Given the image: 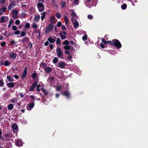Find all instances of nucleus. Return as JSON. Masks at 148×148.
Returning a JSON list of instances; mask_svg holds the SVG:
<instances>
[{
    "instance_id": "f257e3e1",
    "label": "nucleus",
    "mask_w": 148,
    "mask_h": 148,
    "mask_svg": "<svg viewBox=\"0 0 148 148\" xmlns=\"http://www.w3.org/2000/svg\"><path fill=\"white\" fill-rule=\"evenodd\" d=\"M54 27V25L52 23L49 25L46 28L45 30V32L48 34L52 31Z\"/></svg>"
},
{
    "instance_id": "f03ea898",
    "label": "nucleus",
    "mask_w": 148,
    "mask_h": 148,
    "mask_svg": "<svg viewBox=\"0 0 148 148\" xmlns=\"http://www.w3.org/2000/svg\"><path fill=\"white\" fill-rule=\"evenodd\" d=\"M56 52L58 57L60 58H63V52L60 47L56 49Z\"/></svg>"
},
{
    "instance_id": "7ed1b4c3",
    "label": "nucleus",
    "mask_w": 148,
    "mask_h": 148,
    "mask_svg": "<svg viewBox=\"0 0 148 148\" xmlns=\"http://www.w3.org/2000/svg\"><path fill=\"white\" fill-rule=\"evenodd\" d=\"M37 7L40 12H42L45 9V6L41 2H39L37 5Z\"/></svg>"
},
{
    "instance_id": "20e7f679",
    "label": "nucleus",
    "mask_w": 148,
    "mask_h": 148,
    "mask_svg": "<svg viewBox=\"0 0 148 148\" xmlns=\"http://www.w3.org/2000/svg\"><path fill=\"white\" fill-rule=\"evenodd\" d=\"M114 45L118 49L120 48L121 47V45L120 42L117 39L114 40Z\"/></svg>"
},
{
    "instance_id": "39448f33",
    "label": "nucleus",
    "mask_w": 148,
    "mask_h": 148,
    "mask_svg": "<svg viewBox=\"0 0 148 148\" xmlns=\"http://www.w3.org/2000/svg\"><path fill=\"white\" fill-rule=\"evenodd\" d=\"M9 20V18L6 16H2L0 18V23H6Z\"/></svg>"
},
{
    "instance_id": "423d86ee",
    "label": "nucleus",
    "mask_w": 148,
    "mask_h": 148,
    "mask_svg": "<svg viewBox=\"0 0 148 148\" xmlns=\"http://www.w3.org/2000/svg\"><path fill=\"white\" fill-rule=\"evenodd\" d=\"M101 40L102 41V43L104 44L105 45L106 44V43H108L112 46L114 45V40H113L112 41H106L103 38H101Z\"/></svg>"
},
{
    "instance_id": "0eeeda50",
    "label": "nucleus",
    "mask_w": 148,
    "mask_h": 148,
    "mask_svg": "<svg viewBox=\"0 0 148 148\" xmlns=\"http://www.w3.org/2000/svg\"><path fill=\"white\" fill-rule=\"evenodd\" d=\"M16 145L17 146H21L23 145V143L21 139H18L15 141Z\"/></svg>"
},
{
    "instance_id": "6e6552de",
    "label": "nucleus",
    "mask_w": 148,
    "mask_h": 148,
    "mask_svg": "<svg viewBox=\"0 0 148 148\" xmlns=\"http://www.w3.org/2000/svg\"><path fill=\"white\" fill-rule=\"evenodd\" d=\"M12 15L13 18L14 19H16L18 16L17 10H14L12 13Z\"/></svg>"
},
{
    "instance_id": "1a4fd4ad",
    "label": "nucleus",
    "mask_w": 148,
    "mask_h": 148,
    "mask_svg": "<svg viewBox=\"0 0 148 148\" xmlns=\"http://www.w3.org/2000/svg\"><path fill=\"white\" fill-rule=\"evenodd\" d=\"M12 127L13 129V132L14 133H16L18 130L17 125L16 124H13L12 125Z\"/></svg>"
},
{
    "instance_id": "9d476101",
    "label": "nucleus",
    "mask_w": 148,
    "mask_h": 148,
    "mask_svg": "<svg viewBox=\"0 0 148 148\" xmlns=\"http://www.w3.org/2000/svg\"><path fill=\"white\" fill-rule=\"evenodd\" d=\"M34 103H31L28 106H27V108L28 110H31L34 107Z\"/></svg>"
},
{
    "instance_id": "9b49d317",
    "label": "nucleus",
    "mask_w": 148,
    "mask_h": 148,
    "mask_svg": "<svg viewBox=\"0 0 148 148\" xmlns=\"http://www.w3.org/2000/svg\"><path fill=\"white\" fill-rule=\"evenodd\" d=\"M27 73V68L26 67L25 68L23 73L21 76V77L22 79H24Z\"/></svg>"
},
{
    "instance_id": "f8f14e48",
    "label": "nucleus",
    "mask_w": 148,
    "mask_h": 148,
    "mask_svg": "<svg viewBox=\"0 0 148 148\" xmlns=\"http://www.w3.org/2000/svg\"><path fill=\"white\" fill-rule=\"evenodd\" d=\"M71 16L72 17L71 18V20L72 21H74L76 18L77 17V15L75 12H72L71 14Z\"/></svg>"
},
{
    "instance_id": "ddd939ff",
    "label": "nucleus",
    "mask_w": 148,
    "mask_h": 148,
    "mask_svg": "<svg viewBox=\"0 0 148 148\" xmlns=\"http://www.w3.org/2000/svg\"><path fill=\"white\" fill-rule=\"evenodd\" d=\"M37 82H34V84H33L32 86H31L29 89V91H33L34 88L36 87V86L37 85Z\"/></svg>"
},
{
    "instance_id": "4468645a",
    "label": "nucleus",
    "mask_w": 148,
    "mask_h": 148,
    "mask_svg": "<svg viewBox=\"0 0 148 148\" xmlns=\"http://www.w3.org/2000/svg\"><path fill=\"white\" fill-rule=\"evenodd\" d=\"M58 66L60 68H62L65 67L66 66V64L64 62H62L58 63Z\"/></svg>"
},
{
    "instance_id": "2eb2a0df",
    "label": "nucleus",
    "mask_w": 148,
    "mask_h": 148,
    "mask_svg": "<svg viewBox=\"0 0 148 148\" xmlns=\"http://www.w3.org/2000/svg\"><path fill=\"white\" fill-rule=\"evenodd\" d=\"M7 107L9 110H11L13 109L14 106L12 104L10 103L7 106Z\"/></svg>"
},
{
    "instance_id": "dca6fc26",
    "label": "nucleus",
    "mask_w": 148,
    "mask_h": 148,
    "mask_svg": "<svg viewBox=\"0 0 148 148\" xmlns=\"http://www.w3.org/2000/svg\"><path fill=\"white\" fill-rule=\"evenodd\" d=\"M10 56L11 58H15L16 57V54L14 52H12L10 54Z\"/></svg>"
},
{
    "instance_id": "f3484780",
    "label": "nucleus",
    "mask_w": 148,
    "mask_h": 148,
    "mask_svg": "<svg viewBox=\"0 0 148 148\" xmlns=\"http://www.w3.org/2000/svg\"><path fill=\"white\" fill-rule=\"evenodd\" d=\"M62 94L64 95L67 97H69V94L68 92L67 91H65L62 92Z\"/></svg>"
},
{
    "instance_id": "a211bd4d",
    "label": "nucleus",
    "mask_w": 148,
    "mask_h": 148,
    "mask_svg": "<svg viewBox=\"0 0 148 148\" xmlns=\"http://www.w3.org/2000/svg\"><path fill=\"white\" fill-rule=\"evenodd\" d=\"M55 19L56 18L54 16H51L50 18L51 21L53 23H56Z\"/></svg>"
},
{
    "instance_id": "6ab92c4d",
    "label": "nucleus",
    "mask_w": 148,
    "mask_h": 148,
    "mask_svg": "<svg viewBox=\"0 0 148 148\" xmlns=\"http://www.w3.org/2000/svg\"><path fill=\"white\" fill-rule=\"evenodd\" d=\"M15 3V2H12L10 4L9 6L8 9H11L14 6V4Z\"/></svg>"
},
{
    "instance_id": "aec40b11",
    "label": "nucleus",
    "mask_w": 148,
    "mask_h": 148,
    "mask_svg": "<svg viewBox=\"0 0 148 148\" xmlns=\"http://www.w3.org/2000/svg\"><path fill=\"white\" fill-rule=\"evenodd\" d=\"M29 38L27 37H25L24 38L22 39L21 42L23 43L25 42H28L29 41Z\"/></svg>"
},
{
    "instance_id": "412c9836",
    "label": "nucleus",
    "mask_w": 148,
    "mask_h": 148,
    "mask_svg": "<svg viewBox=\"0 0 148 148\" xmlns=\"http://www.w3.org/2000/svg\"><path fill=\"white\" fill-rule=\"evenodd\" d=\"M45 70L46 72L49 73L51 71L52 69L51 68L47 67L45 68Z\"/></svg>"
},
{
    "instance_id": "4be33fe9",
    "label": "nucleus",
    "mask_w": 148,
    "mask_h": 148,
    "mask_svg": "<svg viewBox=\"0 0 148 148\" xmlns=\"http://www.w3.org/2000/svg\"><path fill=\"white\" fill-rule=\"evenodd\" d=\"M18 101L17 99L16 98H14L10 100V102L12 103H16Z\"/></svg>"
},
{
    "instance_id": "5701e85b",
    "label": "nucleus",
    "mask_w": 148,
    "mask_h": 148,
    "mask_svg": "<svg viewBox=\"0 0 148 148\" xmlns=\"http://www.w3.org/2000/svg\"><path fill=\"white\" fill-rule=\"evenodd\" d=\"M41 20L43 21L44 20V18L45 17V15L46 14V13L45 12H43V13H42L41 14Z\"/></svg>"
},
{
    "instance_id": "b1692460",
    "label": "nucleus",
    "mask_w": 148,
    "mask_h": 148,
    "mask_svg": "<svg viewBox=\"0 0 148 148\" xmlns=\"http://www.w3.org/2000/svg\"><path fill=\"white\" fill-rule=\"evenodd\" d=\"M40 18V15H38L37 16H36L34 18V21L37 22L39 20Z\"/></svg>"
},
{
    "instance_id": "393cba45",
    "label": "nucleus",
    "mask_w": 148,
    "mask_h": 148,
    "mask_svg": "<svg viewBox=\"0 0 148 148\" xmlns=\"http://www.w3.org/2000/svg\"><path fill=\"white\" fill-rule=\"evenodd\" d=\"M47 40L49 41L51 43H53L55 41V40L54 39L52 38L51 37H49Z\"/></svg>"
},
{
    "instance_id": "a878e982",
    "label": "nucleus",
    "mask_w": 148,
    "mask_h": 148,
    "mask_svg": "<svg viewBox=\"0 0 148 148\" xmlns=\"http://www.w3.org/2000/svg\"><path fill=\"white\" fill-rule=\"evenodd\" d=\"M73 24H74V27L75 28H77L79 26V24L77 21L74 22Z\"/></svg>"
},
{
    "instance_id": "bb28decb",
    "label": "nucleus",
    "mask_w": 148,
    "mask_h": 148,
    "mask_svg": "<svg viewBox=\"0 0 148 148\" xmlns=\"http://www.w3.org/2000/svg\"><path fill=\"white\" fill-rule=\"evenodd\" d=\"M7 86L10 87L12 88L14 86V84L12 82L9 83L7 84Z\"/></svg>"
},
{
    "instance_id": "cd10ccee",
    "label": "nucleus",
    "mask_w": 148,
    "mask_h": 148,
    "mask_svg": "<svg viewBox=\"0 0 148 148\" xmlns=\"http://www.w3.org/2000/svg\"><path fill=\"white\" fill-rule=\"evenodd\" d=\"M60 37L61 39L63 40L66 39V36H65L63 35L62 34V32H60Z\"/></svg>"
},
{
    "instance_id": "c85d7f7f",
    "label": "nucleus",
    "mask_w": 148,
    "mask_h": 148,
    "mask_svg": "<svg viewBox=\"0 0 148 148\" xmlns=\"http://www.w3.org/2000/svg\"><path fill=\"white\" fill-rule=\"evenodd\" d=\"M64 48L66 50H68L71 48V47L69 45H65L64 47Z\"/></svg>"
},
{
    "instance_id": "c756f323",
    "label": "nucleus",
    "mask_w": 148,
    "mask_h": 148,
    "mask_svg": "<svg viewBox=\"0 0 148 148\" xmlns=\"http://www.w3.org/2000/svg\"><path fill=\"white\" fill-rule=\"evenodd\" d=\"M32 27L33 28L36 29L37 27V25L36 23H33L32 24Z\"/></svg>"
},
{
    "instance_id": "7c9ffc66",
    "label": "nucleus",
    "mask_w": 148,
    "mask_h": 148,
    "mask_svg": "<svg viewBox=\"0 0 148 148\" xmlns=\"http://www.w3.org/2000/svg\"><path fill=\"white\" fill-rule=\"evenodd\" d=\"M69 44V41L67 40H65L64 42L62 44L63 45H68Z\"/></svg>"
},
{
    "instance_id": "2f4dec72",
    "label": "nucleus",
    "mask_w": 148,
    "mask_h": 148,
    "mask_svg": "<svg viewBox=\"0 0 148 148\" xmlns=\"http://www.w3.org/2000/svg\"><path fill=\"white\" fill-rule=\"evenodd\" d=\"M58 59L57 57H55L53 60V62L54 63H56L57 62Z\"/></svg>"
},
{
    "instance_id": "473e14b6",
    "label": "nucleus",
    "mask_w": 148,
    "mask_h": 148,
    "mask_svg": "<svg viewBox=\"0 0 148 148\" xmlns=\"http://www.w3.org/2000/svg\"><path fill=\"white\" fill-rule=\"evenodd\" d=\"M13 20L12 19H11L10 21H9V24L8 25V27L9 28H10L11 27V24L12 23H13Z\"/></svg>"
},
{
    "instance_id": "72a5a7b5",
    "label": "nucleus",
    "mask_w": 148,
    "mask_h": 148,
    "mask_svg": "<svg viewBox=\"0 0 148 148\" xmlns=\"http://www.w3.org/2000/svg\"><path fill=\"white\" fill-rule=\"evenodd\" d=\"M10 64L8 60H5L4 65L6 66H8Z\"/></svg>"
},
{
    "instance_id": "f704fd0d",
    "label": "nucleus",
    "mask_w": 148,
    "mask_h": 148,
    "mask_svg": "<svg viewBox=\"0 0 148 148\" xmlns=\"http://www.w3.org/2000/svg\"><path fill=\"white\" fill-rule=\"evenodd\" d=\"M121 8L123 10H125L126 8H127V5L124 3L122 5H121Z\"/></svg>"
},
{
    "instance_id": "c9c22d12",
    "label": "nucleus",
    "mask_w": 148,
    "mask_h": 148,
    "mask_svg": "<svg viewBox=\"0 0 148 148\" xmlns=\"http://www.w3.org/2000/svg\"><path fill=\"white\" fill-rule=\"evenodd\" d=\"M7 79L9 82H12L13 81V79L10 76H7Z\"/></svg>"
},
{
    "instance_id": "e433bc0d",
    "label": "nucleus",
    "mask_w": 148,
    "mask_h": 148,
    "mask_svg": "<svg viewBox=\"0 0 148 148\" xmlns=\"http://www.w3.org/2000/svg\"><path fill=\"white\" fill-rule=\"evenodd\" d=\"M42 90L45 95H46L48 94V92H47L46 90L43 88H42Z\"/></svg>"
},
{
    "instance_id": "4c0bfd02",
    "label": "nucleus",
    "mask_w": 148,
    "mask_h": 148,
    "mask_svg": "<svg viewBox=\"0 0 148 148\" xmlns=\"http://www.w3.org/2000/svg\"><path fill=\"white\" fill-rule=\"evenodd\" d=\"M56 17L58 18H60L61 17V15L60 14L57 13L56 14Z\"/></svg>"
},
{
    "instance_id": "58836bf2",
    "label": "nucleus",
    "mask_w": 148,
    "mask_h": 148,
    "mask_svg": "<svg viewBox=\"0 0 148 148\" xmlns=\"http://www.w3.org/2000/svg\"><path fill=\"white\" fill-rule=\"evenodd\" d=\"M1 79V80H0V87L3 86L4 84L2 80V79Z\"/></svg>"
},
{
    "instance_id": "ea45409f",
    "label": "nucleus",
    "mask_w": 148,
    "mask_h": 148,
    "mask_svg": "<svg viewBox=\"0 0 148 148\" xmlns=\"http://www.w3.org/2000/svg\"><path fill=\"white\" fill-rule=\"evenodd\" d=\"M30 24L29 23H27L25 24V27L27 29L29 28L30 27Z\"/></svg>"
},
{
    "instance_id": "a19ab883",
    "label": "nucleus",
    "mask_w": 148,
    "mask_h": 148,
    "mask_svg": "<svg viewBox=\"0 0 148 148\" xmlns=\"http://www.w3.org/2000/svg\"><path fill=\"white\" fill-rule=\"evenodd\" d=\"M40 65L41 67H46L47 66V64L45 63H43L41 64Z\"/></svg>"
},
{
    "instance_id": "79ce46f5",
    "label": "nucleus",
    "mask_w": 148,
    "mask_h": 148,
    "mask_svg": "<svg viewBox=\"0 0 148 148\" xmlns=\"http://www.w3.org/2000/svg\"><path fill=\"white\" fill-rule=\"evenodd\" d=\"M37 76V74L36 73H34L32 75V77L34 79H35Z\"/></svg>"
},
{
    "instance_id": "37998d69",
    "label": "nucleus",
    "mask_w": 148,
    "mask_h": 148,
    "mask_svg": "<svg viewBox=\"0 0 148 148\" xmlns=\"http://www.w3.org/2000/svg\"><path fill=\"white\" fill-rule=\"evenodd\" d=\"M56 44L57 45L59 44L60 43V40L59 38H58L56 40Z\"/></svg>"
},
{
    "instance_id": "c03bdc74",
    "label": "nucleus",
    "mask_w": 148,
    "mask_h": 148,
    "mask_svg": "<svg viewBox=\"0 0 148 148\" xmlns=\"http://www.w3.org/2000/svg\"><path fill=\"white\" fill-rule=\"evenodd\" d=\"M62 23L60 21H58L57 24V26L60 27L62 25Z\"/></svg>"
},
{
    "instance_id": "a18cd8bd",
    "label": "nucleus",
    "mask_w": 148,
    "mask_h": 148,
    "mask_svg": "<svg viewBox=\"0 0 148 148\" xmlns=\"http://www.w3.org/2000/svg\"><path fill=\"white\" fill-rule=\"evenodd\" d=\"M87 36L86 35H85L82 37V40H85L87 39Z\"/></svg>"
},
{
    "instance_id": "49530a36",
    "label": "nucleus",
    "mask_w": 148,
    "mask_h": 148,
    "mask_svg": "<svg viewBox=\"0 0 148 148\" xmlns=\"http://www.w3.org/2000/svg\"><path fill=\"white\" fill-rule=\"evenodd\" d=\"M20 33L21 32L19 30H17L14 33V34L15 35H18L20 34Z\"/></svg>"
},
{
    "instance_id": "de8ad7c7",
    "label": "nucleus",
    "mask_w": 148,
    "mask_h": 148,
    "mask_svg": "<svg viewBox=\"0 0 148 148\" xmlns=\"http://www.w3.org/2000/svg\"><path fill=\"white\" fill-rule=\"evenodd\" d=\"M20 23V21L18 20H17L15 21V24L16 25H18Z\"/></svg>"
},
{
    "instance_id": "09e8293b",
    "label": "nucleus",
    "mask_w": 148,
    "mask_h": 148,
    "mask_svg": "<svg viewBox=\"0 0 148 148\" xmlns=\"http://www.w3.org/2000/svg\"><path fill=\"white\" fill-rule=\"evenodd\" d=\"M104 44H105L102 43H102H101L100 44V47L103 48H104L105 46L104 45Z\"/></svg>"
},
{
    "instance_id": "8fccbe9b",
    "label": "nucleus",
    "mask_w": 148,
    "mask_h": 148,
    "mask_svg": "<svg viewBox=\"0 0 148 148\" xmlns=\"http://www.w3.org/2000/svg\"><path fill=\"white\" fill-rule=\"evenodd\" d=\"M21 36H24L26 35V34L24 32H21Z\"/></svg>"
},
{
    "instance_id": "3c124183",
    "label": "nucleus",
    "mask_w": 148,
    "mask_h": 148,
    "mask_svg": "<svg viewBox=\"0 0 148 148\" xmlns=\"http://www.w3.org/2000/svg\"><path fill=\"white\" fill-rule=\"evenodd\" d=\"M6 9H7V8L6 7H4L2 8L1 10V11H2V12H4L5 11Z\"/></svg>"
},
{
    "instance_id": "603ef678",
    "label": "nucleus",
    "mask_w": 148,
    "mask_h": 148,
    "mask_svg": "<svg viewBox=\"0 0 148 148\" xmlns=\"http://www.w3.org/2000/svg\"><path fill=\"white\" fill-rule=\"evenodd\" d=\"M25 15H26V14L24 12H23V13H22L21 15V18H23V17H25Z\"/></svg>"
},
{
    "instance_id": "864d4df0",
    "label": "nucleus",
    "mask_w": 148,
    "mask_h": 148,
    "mask_svg": "<svg viewBox=\"0 0 148 148\" xmlns=\"http://www.w3.org/2000/svg\"><path fill=\"white\" fill-rule=\"evenodd\" d=\"M12 29L14 30H16L17 29L15 25H13L12 26Z\"/></svg>"
},
{
    "instance_id": "5fc2aeb1",
    "label": "nucleus",
    "mask_w": 148,
    "mask_h": 148,
    "mask_svg": "<svg viewBox=\"0 0 148 148\" xmlns=\"http://www.w3.org/2000/svg\"><path fill=\"white\" fill-rule=\"evenodd\" d=\"M6 44V43L5 42L3 41L1 43V46L2 47H3L5 46Z\"/></svg>"
},
{
    "instance_id": "6e6d98bb",
    "label": "nucleus",
    "mask_w": 148,
    "mask_h": 148,
    "mask_svg": "<svg viewBox=\"0 0 148 148\" xmlns=\"http://www.w3.org/2000/svg\"><path fill=\"white\" fill-rule=\"evenodd\" d=\"M62 7L66 5V2L64 1H62L61 3Z\"/></svg>"
},
{
    "instance_id": "4d7b16f0",
    "label": "nucleus",
    "mask_w": 148,
    "mask_h": 148,
    "mask_svg": "<svg viewBox=\"0 0 148 148\" xmlns=\"http://www.w3.org/2000/svg\"><path fill=\"white\" fill-rule=\"evenodd\" d=\"M64 19L65 21L68 20V18L66 15H65L64 16Z\"/></svg>"
},
{
    "instance_id": "13d9d810",
    "label": "nucleus",
    "mask_w": 148,
    "mask_h": 148,
    "mask_svg": "<svg viewBox=\"0 0 148 148\" xmlns=\"http://www.w3.org/2000/svg\"><path fill=\"white\" fill-rule=\"evenodd\" d=\"M62 29L63 30H65L66 29V27L64 25H63L62 26Z\"/></svg>"
},
{
    "instance_id": "bf43d9fd",
    "label": "nucleus",
    "mask_w": 148,
    "mask_h": 148,
    "mask_svg": "<svg viewBox=\"0 0 148 148\" xmlns=\"http://www.w3.org/2000/svg\"><path fill=\"white\" fill-rule=\"evenodd\" d=\"M61 88V87L60 86H58L56 88V90L57 91H59Z\"/></svg>"
},
{
    "instance_id": "052dcab7",
    "label": "nucleus",
    "mask_w": 148,
    "mask_h": 148,
    "mask_svg": "<svg viewBox=\"0 0 148 148\" xmlns=\"http://www.w3.org/2000/svg\"><path fill=\"white\" fill-rule=\"evenodd\" d=\"M88 18L89 19H91L92 18V15H89L88 16Z\"/></svg>"
},
{
    "instance_id": "680f3d73",
    "label": "nucleus",
    "mask_w": 148,
    "mask_h": 148,
    "mask_svg": "<svg viewBox=\"0 0 148 148\" xmlns=\"http://www.w3.org/2000/svg\"><path fill=\"white\" fill-rule=\"evenodd\" d=\"M13 45H14L16 44V42L14 40H11L10 42Z\"/></svg>"
},
{
    "instance_id": "e2e57ef3",
    "label": "nucleus",
    "mask_w": 148,
    "mask_h": 148,
    "mask_svg": "<svg viewBox=\"0 0 148 148\" xmlns=\"http://www.w3.org/2000/svg\"><path fill=\"white\" fill-rule=\"evenodd\" d=\"M74 3L76 4H78L79 3L78 0H74Z\"/></svg>"
},
{
    "instance_id": "0e129e2a",
    "label": "nucleus",
    "mask_w": 148,
    "mask_h": 148,
    "mask_svg": "<svg viewBox=\"0 0 148 148\" xmlns=\"http://www.w3.org/2000/svg\"><path fill=\"white\" fill-rule=\"evenodd\" d=\"M65 53L67 54H69L70 53V52L68 50H66L65 51Z\"/></svg>"
},
{
    "instance_id": "69168bd1",
    "label": "nucleus",
    "mask_w": 148,
    "mask_h": 148,
    "mask_svg": "<svg viewBox=\"0 0 148 148\" xmlns=\"http://www.w3.org/2000/svg\"><path fill=\"white\" fill-rule=\"evenodd\" d=\"M49 46L51 49H52L53 48V45L52 44H51L49 45Z\"/></svg>"
},
{
    "instance_id": "338daca9",
    "label": "nucleus",
    "mask_w": 148,
    "mask_h": 148,
    "mask_svg": "<svg viewBox=\"0 0 148 148\" xmlns=\"http://www.w3.org/2000/svg\"><path fill=\"white\" fill-rule=\"evenodd\" d=\"M5 0H0V2L2 3H5Z\"/></svg>"
},
{
    "instance_id": "774afa93",
    "label": "nucleus",
    "mask_w": 148,
    "mask_h": 148,
    "mask_svg": "<svg viewBox=\"0 0 148 148\" xmlns=\"http://www.w3.org/2000/svg\"><path fill=\"white\" fill-rule=\"evenodd\" d=\"M72 57L71 56H70V55H69V56H68V59L69 60H71V59H72Z\"/></svg>"
}]
</instances>
